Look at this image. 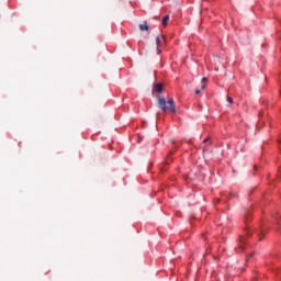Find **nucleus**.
Returning <instances> with one entry per match:
<instances>
[{
    "label": "nucleus",
    "instance_id": "obj_1",
    "mask_svg": "<svg viewBox=\"0 0 281 281\" xmlns=\"http://www.w3.org/2000/svg\"><path fill=\"white\" fill-rule=\"evenodd\" d=\"M158 104H159V108L161 109V111H164V112L168 111V106L166 104V99L158 97Z\"/></svg>",
    "mask_w": 281,
    "mask_h": 281
},
{
    "label": "nucleus",
    "instance_id": "obj_2",
    "mask_svg": "<svg viewBox=\"0 0 281 281\" xmlns=\"http://www.w3.org/2000/svg\"><path fill=\"white\" fill-rule=\"evenodd\" d=\"M171 113H177V109L175 108V100L172 98L168 99L167 102Z\"/></svg>",
    "mask_w": 281,
    "mask_h": 281
},
{
    "label": "nucleus",
    "instance_id": "obj_3",
    "mask_svg": "<svg viewBox=\"0 0 281 281\" xmlns=\"http://www.w3.org/2000/svg\"><path fill=\"white\" fill-rule=\"evenodd\" d=\"M155 91H157L158 93H161V91H164V85L157 83L155 86Z\"/></svg>",
    "mask_w": 281,
    "mask_h": 281
},
{
    "label": "nucleus",
    "instance_id": "obj_4",
    "mask_svg": "<svg viewBox=\"0 0 281 281\" xmlns=\"http://www.w3.org/2000/svg\"><path fill=\"white\" fill-rule=\"evenodd\" d=\"M139 30L142 32H144V31L148 32V23L145 22L144 24H139Z\"/></svg>",
    "mask_w": 281,
    "mask_h": 281
},
{
    "label": "nucleus",
    "instance_id": "obj_5",
    "mask_svg": "<svg viewBox=\"0 0 281 281\" xmlns=\"http://www.w3.org/2000/svg\"><path fill=\"white\" fill-rule=\"evenodd\" d=\"M207 82V78L203 77L202 78V85H201V90L203 91L205 89V83Z\"/></svg>",
    "mask_w": 281,
    "mask_h": 281
},
{
    "label": "nucleus",
    "instance_id": "obj_6",
    "mask_svg": "<svg viewBox=\"0 0 281 281\" xmlns=\"http://www.w3.org/2000/svg\"><path fill=\"white\" fill-rule=\"evenodd\" d=\"M168 21H170V16H169V15H166V16L162 19V25H168Z\"/></svg>",
    "mask_w": 281,
    "mask_h": 281
},
{
    "label": "nucleus",
    "instance_id": "obj_7",
    "mask_svg": "<svg viewBox=\"0 0 281 281\" xmlns=\"http://www.w3.org/2000/svg\"><path fill=\"white\" fill-rule=\"evenodd\" d=\"M161 41H164V36H157L156 38V45L159 47V45L161 44Z\"/></svg>",
    "mask_w": 281,
    "mask_h": 281
},
{
    "label": "nucleus",
    "instance_id": "obj_8",
    "mask_svg": "<svg viewBox=\"0 0 281 281\" xmlns=\"http://www.w3.org/2000/svg\"><path fill=\"white\" fill-rule=\"evenodd\" d=\"M227 102L229 103V104H234V99L232 98V97H227Z\"/></svg>",
    "mask_w": 281,
    "mask_h": 281
},
{
    "label": "nucleus",
    "instance_id": "obj_9",
    "mask_svg": "<svg viewBox=\"0 0 281 281\" xmlns=\"http://www.w3.org/2000/svg\"><path fill=\"white\" fill-rule=\"evenodd\" d=\"M260 234H265V228L261 227L260 231L258 232V235L260 236Z\"/></svg>",
    "mask_w": 281,
    "mask_h": 281
},
{
    "label": "nucleus",
    "instance_id": "obj_10",
    "mask_svg": "<svg viewBox=\"0 0 281 281\" xmlns=\"http://www.w3.org/2000/svg\"><path fill=\"white\" fill-rule=\"evenodd\" d=\"M195 93H196V95H199V93H201V89H196Z\"/></svg>",
    "mask_w": 281,
    "mask_h": 281
},
{
    "label": "nucleus",
    "instance_id": "obj_11",
    "mask_svg": "<svg viewBox=\"0 0 281 281\" xmlns=\"http://www.w3.org/2000/svg\"><path fill=\"white\" fill-rule=\"evenodd\" d=\"M204 142H207V138H205Z\"/></svg>",
    "mask_w": 281,
    "mask_h": 281
}]
</instances>
